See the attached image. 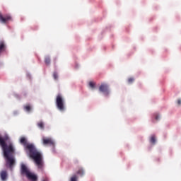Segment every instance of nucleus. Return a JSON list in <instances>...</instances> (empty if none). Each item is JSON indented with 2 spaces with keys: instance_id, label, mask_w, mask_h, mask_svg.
Here are the masks:
<instances>
[{
  "instance_id": "4",
  "label": "nucleus",
  "mask_w": 181,
  "mask_h": 181,
  "mask_svg": "<svg viewBox=\"0 0 181 181\" xmlns=\"http://www.w3.org/2000/svg\"><path fill=\"white\" fill-rule=\"evenodd\" d=\"M99 91L100 93H103V94L106 96L110 95V90H108V84L101 83V85L99 87Z\"/></svg>"
},
{
  "instance_id": "10",
  "label": "nucleus",
  "mask_w": 181,
  "mask_h": 181,
  "mask_svg": "<svg viewBox=\"0 0 181 181\" xmlns=\"http://www.w3.org/2000/svg\"><path fill=\"white\" fill-rule=\"evenodd\" d=\"M6 50V45H5V42L4 41L0 42V55L2 54L3 52Z\"/></svg>"
},
{
  "instance_id": "16",
  "label": "nucleus",
  "mask_w": 181,
  "mask_h": 181,
  "mask_svg": "<svg viewBox=\"0 0 181 181\" xmlns=\"http://www.w3.org/2000/svg\"><path fill=\"white\" fill-rule=\"evenodd\" d=\"M78 179V177L74 175L71 177L70 181H77Z\"/></svg>"
},
{
  "instance_id": "9",
  "label": "nucleus",
  "mask_w": 181,
  "mask_h": 181,
  "mask_svg": "<svg viewBox=\"0 0 181 181\" xmlns=\"http://www.w3.org/2000/svg\"><path fill=\"white\" fill-rule=\"evenodd\" d=\"M0 177L1 180L5 181L8 179V172L6 170H3L0 173Z\"/></svg>"
},
{
  "instance_id": "6",
  "label": "nucleus",
  "mask_w": 181,
  "mask_h": 181,
  "mask_svg": "<svg viewBox=\"0 0 181 181\" xmlns=\"http://www.w3.org/2000/svg\"><path fill=\"white\" fill-rule=\"evenodd\" d=\"M42 144L43 145H49L50 146H54V141L52 140V138L43 137L42 138Z\"/></svg>"
},
{
  "instance_id": "11",
  "label": "nucleus",
  "mask_w": 181,
  "mask_h": 181,
  "mask_svg": "<svg viewBox=\"0 0 181 181\" xmlns=\"http://www.w3.org/2000/svg\"><path fill=\"white\" fill-rule=\"evenodd\" d=\"M37 125L40 129H45V123H43V122H37Z\"/></svg>"
},
{
  "instance_id": "21",
  "label": "nucleus",
  "mask_w": 181,
  "mask_h": 181,
  "mask_svg": "<svg viewBox=\"0 0 181 181\" xmlns=\"http://www.w3.org/2000/svg\"><path fill=\"white\" fill-rule=\"evenodd\" d=\"M177 104H178V105H181V100H177Z\"/></svg>"
},
{
  "instance_id": "1",
  "label": "nucleus",
  "mask_w": 181,
  "mask_h": 181,
  "mask_svg": "<svg viewBox=\"0 0 181 181\" xmlns=\"http://www.w3.org/2000/svg\"><path fill=\"white\" fill-rule=\"evenodd\" d=\"M20 144L24 146L25 151H28L29 157L34 160V163L38 169H43V155L36 148L33 144H28L25 137H21Z\"/></svg>"
},
{
  "instance_id": "2",
  "label": "nucleus",
  "mask_w": 181,
  "mask_h": 181,
  "mask_svg": "<svg viewBox=\"0 0 181 181\" xmlns=\"http://www.w3.org/2000/svg\"><path fill=\"white\" fill-rule=\"evenodd\" d=\"M9 139L8 136H6L4 138L0 136V146L2 148L4 153V156L6 159V165L8 166L10 169H12L15 165V147L13 144L9 141L8 144H6V141Z\"/></svg>"
},
{
  "instance_id": "15",
  "label": "nucleus",
  "mask_w": 181,
  "mask_h": 181,
  "mask_svg": "<svg viewBox=\"0 0 181 181\" xmlns=\"http://www.w3.org/2000/svg\"><path fill=\"white\" fill-rule=\"evenodd\" d=\"M45 64H47V65L50 64V57H46L45 58Z\"/></svg>"
},
{
  "instance_id": "22",
  "label": "nucleus",
  "mask_w": 181,
  "mask_h": 181,
  "mask_svg": "<svg viewBox=\"0 0 181 181\" xmlns=\"http://www.w3.org/2000/svg\"><path fill=\"white\" fill-rule=\"evenodd\" d=\"M42 181H49V179L45 178V179H44Z\"/></svg>"
},
{
  "instance_id": "17",
  "label": "nucleus",
  "mask_w": 181,
  "mask_h": 181,
  "mask_svg": "<svg viewBox=\"0 0 181 181\" xmlns=\"http://www.w3.org/2000/svg\"><path fill=\"white\" fill-rule=\"evenodd\" d=\"M89 86L90 88H95V83L93 81L89 82Z\"/></svg>"
},
{
  "instance_id": "13",
  "label": "nucleus",
  "mask_w": 181,
  "mask_h": 181,
  "mask_svg": "<svg viewBox=\"0 0 181 181\" xmlns=\"http://www.w3.org/2000/svg\"><path fill=\"white\" fill-rule=\"evenodd\" d=\"M24 110L27 111V112H30V110H32V107L30 105H27L24 106Z\"/></svg>"
},
{
  "instance_id": "7",
  "label": "nucleus",
  "mask_w": 181,
  "mask_h": 181,
  "mask_svg": "<svg viewBox=\"0 0 181 181\" xmlns=\"http://www.w3.org/2000/svg\"><path fill=\"white\" fill-rule=\"evenodd\" d=\"M21 170L22 175H25V176H27V175L30 173V171L29 170V169H28V167H26L25 164H21Z\"/></svg>"
},
{
  "instance_id": "19",
  "label": "nucleus",
  "mask_w": 181,
  "mask_h": 181,
  "mask_svg": "<svg viewBox=\"0 0 181 181\" xmlns=\"http://www.w3.org/2000/svg\"><path fill=\"white\" fill-rule=\"evenodd\" d=\"M134 81H135V79L134 78H128L129 84H132V83H134Z\"/></svg>"
},
{
  "instance_id": "18",
  "label": "nucleus",
  "mask_w": 181,
  "mask_h": 181,
  "mask_svg": "<svg viewBox=\"0 0 181 181\" xmlns=\"http://www.w3.org/2000/svg\"><path fill=\"white\" fill-rule=\"evenodd\" d=\"M53 78H54V80H58L59 75H57V72H54L53 73Z\"/></svg>"
},
{
  "instance_id": "8",
  "label": "nucleus",
  "mask_w": 181,
  "mask_h": 181,
  "mask_svg": "<svg viewBox=\"0 0 181 181\" xmlns=\"http://www.w3.org/2000/svg\"><path fill=\"white\" fill-rule=\"evenodd\" d=\"M26 177L28 180L37 181V175L30 172L26 175Z\"/></svg>"
},
{
  "instance_id": "5",
  "label": "nucleus",
  "mask_w": 181,
  "mask_h": 181,
  "mask_svg": "<svg viewBox=\"0 0 181 181\" xmlns=\"http://www.w3.org/2000/svg\"><path fill=\"white\" fill-rule=\"evenodd\" d=\"M10 21H12V17L10 15L6 14V15L4 16V15H2V13L0 12V22H1V23L6 24Z\"/></svg>"
},
{
  "instance_id": "20",
  "label": "nucleus",
  "mask_w": 181,
  "mask_h": 181,
  "mask_svg": "<svg viewBox=\"0 0 181 181\" xmlns=\"http://www.w3.org/2000/svg\"><path fill=\"white\" fill-rule=\"evenodd\" d=\"M155 118H156V120H158L159 119V115L156 114L155 115Z\"/></svg>"
},
{
  "instance_id": "3",
  "label": "nucleus",
  "mask_w": 181,
  "mask_h": 181,
  "mask_svg": "<svg viewBox=\"0 0 181 181\" xmlns=\"http://www.w3.org/2000/svg\"><path fill=\"white\" fill-rule=\"evenodd\" d=\"M56 106L59 111H64L66 107L64 106V98L61 94H58L56 98Z\"/></svg>"
},
{
  "instance_id": "12",
  "label": "nucleus",
  "mask_w": 181,
  "mask_h": 181,
  "mask_svg": "<svg viewBox=\"0 0 181 181\" xmlns=\"http://www.w3.org/2000/svg\"><path fill=\"white\" fill-rule=\"evenodd\" d=\"M76 173L77 175H79V176H84V170L83 168H79Z\"/></svg>"
},
{
  "instance_id": "14",
  "label": "nucleus",
  "mask_w": 181,
  "mask_h": 181,
  "mask_svg": "<svg viewBox=\"0 0 181 181\" xmlns=\"http://www.w3.org/2000/svg\"><path fill=\"white\" fill-rule=\"evenodd\" d=\"M150 142L151 144H155V142H156V137L155 136V135L151 136L150 139Z\"/></svg>"
}]
</instances>
